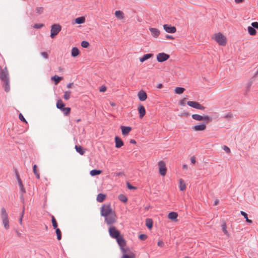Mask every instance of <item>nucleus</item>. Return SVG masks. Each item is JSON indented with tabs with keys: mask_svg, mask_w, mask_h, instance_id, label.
<instances>
[{
	"mask_svg": "<svg viewBox=\"0 0 258 258\" xmlns=\"http://www.w3.org/2000/svg\"><path fill=\"white\" fill-rule=\"evenodd\" d=\"M205 121L207 123H208L209 122H211L212 121V117L211 116H209L208 115H203V121Z\"/></svg>",
	"mask_w": 258,
	"mask_h": 258,
	"instance_id": "40",
	"label": "nucleus"
},
{
	"mask_svg": "<svg viewBox=\"0 0 258 258\" xmlns=\"http://www.w3.org/2000/svg\"><path fill=\"white\" fill-rule=\"evenodd\" d=\"M56 107L61 111H62V110L64 108V104L63 103L61 100H59L57 101L56 103Z\"/></svg>",
	"mask_w": 258,
	"mask_h": 258,
	"instance_id": "28",
	"label": "nucleus"
},
{
	"mask_svg": "<svg viewBox=\"0 0 258 258\" xmlns=\"http://www.w3.org/2000/svg\"><path fill=\"white\" fill-rule=\"evenodd\" d=\"M122 258H134V255H128L127 254H124L123 255Z\"/></svg>",
	"mask_w": 258,
	"mask_h": 258,
	"instance_id": "56",
	"label": "nucleus"
},
{
	"mask_svg": "<svg viewBox=\"0 0 258 258\" xmlns=\"http://www.w3.org/2000/svg\"><path fill=\"white\" fill-rule=\"evenodd\" d=\"M251 26L254 28L255 29H258V22H254L251 23Z\"/></svg>",
	"mask_w": 258,
	"mask_h": 258,
	"instance_id": "51",
	"label": "nucleus"
},
{
	"mask_svg": "<svg viewBox=\"0 0 258 258\" xmlns=\"http://www.w3.org/2000/svg\"><path fill=\"white\" fill-rule=\"evenodd\" d=\"M61 30V26L57 24L51 25L50 30V37L54 38L60 32Z\"/></svg>",
	"mask_w": 258,
	"mask_h": 258,
	"instance_id": "3",
	"label": "nucleus"
},
{
	"mask_svg": "<svg viewBox=\"0 0 258 258\" xmlns=\"http://www.w3.org/2000/svg\"><path fill=\"white\" fill-rule=\"evenodd\" d=\"M41 55L45 58L47 59L48 58V55L46 52H42Z\"/></svg>",
	"mask_w": 258,
	"mask_h": 258,
	"instance_id": "55",
	"label": "nucleus"
},
{
	"mask_svg": "<svg viewBox=\"0 0 258 258\" xmlns=\"http://www.w3.org/2000/svg\"><path fill=\"white\" fill-rule=\"evenodd\" d=\"M118 199L119 201L123 203H126L127 201V198L126 196L123 194H120L118 196Z\"/></svg>",
	"mask_w": 258,
	"mask_h": 258,
	"instance_id": "35",
	"label": "nucleus"
},
{
	"mask_svg": "<svg viewBox=\"0 0 258 258\" xmlns=\"http://www.w3.org/2000/svg\"><path fill=\"white\" fill-rule=\"evenodd\" d=\"M44 26V24H41V23H36V24H35L33 26V28H35V29H40L42 27H43Z\"/></svg>",
	"mask_w": 258,
	"mask_h": 258,
	"instance_id": "46",
	"label": "nucleus"
},
{
	"mask_svg": "<svg viewBox=\"0 0 258 258\" xmlns=\"http://www.w3.org/2000/svg\"><path fill=\"white\" fill-rule=\"evenodd\" d=\"M19 118L21 121H22L26 123H28L27 121H26V120L25 119V117H24V116L22 115V113L19 114Z\"/></svg>",
	"mask_w": 258,
	"mask_h": 258,
	"instance_id": "48",
	"label": "nucleus"
},
{
	"mask_svg": "<svg viewBox=\"0 0 258 258\" xmlns=\"http://www.w3.org/2000/svg\"><path fill=\"white\" fill-rule=\"evenodd\" d=\"M258 74V70L256 71V73L255 74L254 76L252 77L249 81H248L247 86H246V92L249 91V88H250L251 86L252 85L253 81L255 79V76Z\"/></svg>",
	"mask_w": 258,
	"mask_h": 258,
	"instance_id": "21",
	"label": "nucleus"
},
{
	"mask_svg": "<svg viewBox=\"0 0 258 258\" xmlns=\"http://www.w3.org/2000/svg\"><path fill=\"white\" fill-rule=\"evenodd\" d=\"M80 52L79 49L76 47H73L71 51V55L73 57H77L80 54Z\"/></svg>",
	"mask_w": 258,
	"mask_h": 258,
	"instance_id": "22",
	"label": "nucleus"
},
{
	"mask_svg": "<svg viewBox=\"0 0 258 258\" xmlns=\"http://www.w3.org/2000/svg\"><path fill=\"white\" fill-rule=\"evenodd\" d=\"M114 140L115 143V147L116 148H119L123 145V142L119 137L115 136Z\"/></svg>",
	"mask_w": 258,
	"mask_h": 258,
	"instance_id": "17",
	"label": "nucleus"
},
{
	"mask_svg": "<svg viewBox=\"0 0 258 258\" xmlns=\"http://www.w3.org/2000/svg\"><path fill=\"white\" fill-rule=\"evenodd\" d=\"M164 29L167 33H174L176 31V28L174 26H172L168 24H164L163 25Z\"/></svg>",
	"mask_w": 258,
	"mask_h": 258,
	"instance_id": "13",
	"label": "nucleus"
},
{
	"mask_svg": "<svg viewBox=\"0 0 258 258\" xmlns=\"http://www.w3.org/2000/svg\"><path fill=\"white\" fill-rule=\"evenodd\" d=\"M126 186H127V188L129 189H137V187L136 186H134L132 185L128 182H126Z\"/></svg>",
	"mask_w": 258,
	"mask_h": 258,
	"instance_id": "49",
	"label": "nucleus"
},
{
	"mask_svg": "<svg viewBox=\"0 0 258 258\" xmlns=\"http://www.w3.org/2000/svg\"><path fill=\"white\" fill-rule=\"evenodd\" d=\"M115 239L116 240L118 244L121 248L125 245V240L123 238L122 235H120L119 236L115 238Z\"/></svg>",
	"mask_w": 258,
	"mask_h": 258,
	"instance_id": "14",
	"label": "nucleus"
},
{
	"mask_svg": "<svg viewBox=\"0 0 258 258\" xmlns=\"http://www.w3.org/2000/svg\"><path fill=\"white\" fill-rule=\"evenodd\" d=\"M19 187H20V191L21 192V194L22 195H23L24 194H25L26 192V190H25V189L23 186V184H22L21 185H19Z\"/></svg>",
	"mask_w": 258,
	"mask_h": 258,
	"instance_id": "52",
	"label": "nucleus"
},
{
	"mask_svg": "<svg viewBox=\"0 0 258 258\" xmlns=\"http://www.w3.org/2000/svg\"><path fill=\"white\" fill-rule=\"evenodd\" d=\"M43 10L44 9L43 7H37L36 9L37 13L39 15L43 13Z\"/></svg>",
	"mask_w": 258,
	"mask_h": 258,
	"instance_id": "47",
	"label": "nucleus"
},
{
	"mask_svg": "<svg viewBox=\"0 0 258 258\" xmlns=\"http://www.w3.org/2000/svg\"><path fill=\"white\" fill-rule=\"evenodd\" d=\"M178 214L175 212H170L168 215V218L173 221H176Z\"/></svg>",
	"mask_w": 258,
	"mask_h": 258,
	"instance_id": "20",
	"label": "nucleus"
},
{
	"mask_svg": "<svg viewBox=\"0 0 258 258\" xmlns=\"http://www.w3.org/2000/svg\"><path fill=\"white\" fill-rule=\"evenodd\" d=\"M231 114L230 113H228L227 114H226L225 116H224V117L225 118H230L231 117Z\"/></svg>",
	"mask_w": 258,
	"mask_h": 258,
	"instance_id": "64",
	"label": "nucleus"
},
{
	"mask_svg": "<svg viewBox=\"0 0 258 258\" xmlns=\"http://www.w3.org/2000/svg\"><path fill=\"white\" fill-rule=\"evenodd\" d=\"M187 104L194 108L200 109L201 110H204L205 109V107L202 105L200 103L196 101H188L187 102Z\"/></svg>",
	"mask_w": 258,
	"mask_h": 258,
	"instance_id": "7",
	"label": "nucleus"
},
{
	"mask_svg": "<svg viewBox=\"0 0 258 258\" xmlns=\"http://www.w3.org/2000/svg\"><path fill=\"white\" fill-rule=\"evenodd\" d=\"M158 164L159 168L160 174L162 176L165 175L167 169L165 162L163 161H160L158 162Z\"/></svg>",
	"mask_w": 258,
	"mask_h": 258,
	"instance_id": "9",
	"label": "nucleus"
},
{
	"mask_svg": "<svg viewBox=\"0 0 258 258\" xmlns=\"http://www.w3.org/2000/svg\"><path fill=\"white\" fill-rule=\"evenodd\" d=\"M33 171L34 173H36L37 172H38L37 166L36 164L34 165L33 166Z\"/></svg>",
	"mask_w": 258,
	"mask_h": 258,
	"instance_id": "59",
	"label": "nucleus"
},
{
	"mask_svg": "<svg viewBox=\"0 0 258 258\" xmlns=\"http://www.w3.org/2000/svg\"><path fill=\"white\" fill-rule=\"evenodd\" d=\"M113 212L110 205H103L101 208V216L103 217H106L108 215L111 214Z\"/></svg>",
	"mask_w": 258,
	"mask_h": 258,
	"instance_id": "4",
	"label": "nucleus"
},
{
	"mask_svg": "<svg viewBox=\"0 0 258 258\" xmlns=\"http://www.w3.org/2000/svg\"><path fill=\"white\" fill-rule=\"evenodd\" d=\"M138 96L139 100L141 101H145L147 98L146 93L143 90H141L138 92Z\"/></svg>",
	"mask_w": 258,
	"mask_h": 258,
	"instance_id": "15",
	"label": "nucleus"
},
{
	"mask_svg": "<svg viewBox=\"0 0 258 258\" xmlns=\"http://www.w3.org/2000/svg\"><path fill=\"white\" fill-rule=\"evenodd\" d=\"M190 161L191 162L192 164H195L196 163V158L194 156H192L190 158Z\"/></svg>",
	"mask_w": 258,
	"mask_h": 258,
	"instance_id": "61",
	"label": "nucleus"
},
{
	"mask_svg": "<svg viewBox=\"0 0 258 258\" xmlns=\"http://www.w3.org/2000/svg\"><path fill=\"white\" fill-rule=\"evenodd\" d=\"M51 222L52 224V226L54 229L57 228V223L54 217L53 216H51Z\"/></svg>",
	"mask_w": 258,
	"mask_h": 258,
	"instance_id": "42",
	"label": "nucleus"
},
{
	"mask_svg": "<svg viewBox=\"0 0 258 258\" xmlns=\"http://www.w3.org/2000/svg\"><path fill=\"white\" fill-rule=\"evenodd\" d=\"M121 129L122 132V134L123 136L127 135L129 134V133L132 130V128L130 126H121Z\"/></svg>",
	"mask_w": 258,
	"mask_h": 258,
	"instance_id": "18",
	"label": "nucleus"
},
{
	"mask_svg": "<svg viewBox=\"0 0 258 258\" xmlns=\"http://www.w3.org/2000/svg\"><path fill=\"white\" fill-rule=\"evenodd\" d=\"M214 39L221 46H225L226 44V37L221 33L215 34Z\"/></svg>",
	"mask_w": 258,
	"mask_h": 258,
	"instance_id": "2",
	"label": "nucleus"
},
{
	"mask_svg": "<svg viewBox=\"0 0 258 258\" xmlns=\"http://www.w3.org/2000/svg\"><path fill=\"white\" fill-rule=\"evenodd\" d=\"M24 208H23V210L21 213V216L19 219V222L20 223V224L21 225L22 224V219H23V215H24Z\"/></svg>",
	"mask_w": 258,
	"mask_h": 258,
	"instance_id": "53",
	"label": "nucleus"
},
{
	"mask_svg": "<svg viewBox=\"0 0 258 258\" xmlns=\"http://www.w3.org/2000/svg\"><path fill=\"white\" fill-rule=\"evenodd\" d=\"M170 56L164 52L159 53L157 55V60L159 62H162L167 60Z\"/></svg>",
	"mask_w": 258,
	"mask_h": 258,
	"instance_id": "8",
	"label": "nucleus"
},
{
	"mask_svg": "<svg viewBox=\"0 0 258 258\" xmlns=\"http://www.w3.org/2000/svg\"><path fill=\"white\" fill-rule=\"evenodd\" d=\"M75 149L76 151L80 155H83L84 154L85 150L81 146L76 145Z\"/></svg>",
	"mask_w": 258,
	"mask_h": 258,
	"instance_id": "27",
	"label": "nucleus"
},
{
	"mask_svg": "<svg viewBox=\"0 0 258 258\" xmlns=\"http://www.w3.org/2000/svg\"><path fill=\"white\" fill-rule=\"evenodd\" d=\"M158 245L160 247H163L164 245V243L163 242V241L162 240H159L158 242V243H157Z\"/></svg>",
	"mask_w": 258,
	"mask_h": 258,
	"instance_id": "57",
	"label": "nucleus"
},
{
	"mask_svg": "<svg viewBox=\"0 0 258 258\" xmlns=\"http://www.w3.org/2000/svg\"><path fill=\"white\" fill-rule=\"evenodd\" d=\"M185 89L184 88L177 87L174 89V92L177 94H181L185 91Z\"/></svg>",
	"mask_w": 258,
	"mask_h": 258,
	"instance_id": "32",
	"label": "nucleus"
},
{
	"mask_svg": "<svg viewBox=\"0 0 258 258\" xmlns=\"http://www.w3.org/2000/svg\"><path fill=\"white\" fill-rule=\"evenodd\" d=\"M81 46L83 48H87L89 46V43L87 41H83L81 42Z\"/></svg>",
	"mask_w": 258,
	"mask_h": 258,
	"instance_id": "44",
	"label": "nucleus"
},
{
	"mask_svg": "<svg viewBox=\"0 0 258 258\" xmlns=\"http://www.w3.org/2000/svg\"><path fill=\"white\" fill-rule=\"evenodd\" d=\"M179 188L181 191H184L186 189L185 184L182 179L179 180Z\"/></svg>",
	"mask_w": 258,
	"mask_h": 258,
	"instance_id": "34",
	"label": "nucleus"
},
{
	"mask_svg": "<svg viewBox=\"0 0 258 258\" xmlns=\"http://www.w3.org/2000/svg\"><path fill=\"white\" fill-rule=\"evenodd\" d=\"M153 54L152 53H147L144 54L142 57L140 58V61L141 62L145 61V60L150 58L153 56Z\"/></svg>",
	"mask_w": 258,
	"mask_h": 258,
	"instance_id": "23",
	"label": "nucleus"
},
{
	"mask_svg": "<svg viewBox=\"0 0 258 258\" xmlns=\"http://www.w3.org/2000/svg\"><path fill=\"white\" fill-rule=\"evenodd\" d=\"M55 232H56V236H57V239L58 240H60L61 239V231L58 228H55Z\"/></svg>",
	"mask_w": 258,
	"mask_h": 258,
	"instance_id": "39",
	"label": "nucleus"
},
{
	"mask_svg": "<svg viewBox=\"0 0 258 258\" xmlns=\"http://www.w3.org/2000/svg\"><path fill=\"white\" fill-rule=\"evenodd\" d=\"M106 90V88L104 86H102L99 89V91L101 92H105Z\"/></svg>",
	"mask_w": 258,
	"mask_h": 258,
	"instance_id": "58",
	"label": "nucleus"
},
{
	"mask_svg": "<svg viewBox=\"0 0 258 258\" xmlns=\"http://www.w3.org/2000/svg\"><path fill=\"white\" fill-rule=\"evenodd\" d=\"M240 214L244 217V219H245V220L247 223L250 224L252 223V221L248 218L247 214L245 212L241 211H240Z\"/></svg>",
	"mask_w": 258,
	"mask_h": 258,
	"instance_id": "37",
	"label": "nucleus"
},
{
	"mask_svg": "<svg viewBox=\"0 0 258 258\" xmlns=\"http://www.w3.org/2000/svg\"><path fill=\"white\" fill-rule=\"evenodd\" d=\"M62 79V77H59L57 75H54L51 77V80L54 82L55 85H57Z\"/></svg>",
	"mask_w": 258,
	"mask_h": 258,
	"instance_id": "24",
	"label": "nucleus"
},
{
	"mask_svg": "<svg viewBox=\"0 0 258 258\" xmlns=\"http://www.w3.org/2000/svg\"><path fill=\"white\" fill-rule=\"evenodd\" d=\"M192 128L194 131L196 132L203 131L206 128V123L202 122L198 125L193 126Z\"/></svg>",
	"mask_w": 258,
	"mask_h": 258,
	"instance_id": "12",
	"label": "nucleus"
},
{
	"mask_svg": "<svg viewBox=\"0 0 258 258\" xmlns=\"http://www.w3.org/2000/svg\"><path fill=\"white\" fill-rule=\"evenodd\" d=\"M71 91H67L64 92L63 98L65 100H68L70 99L71 96Z\"/></svg>",
	"mask_w": 258,
	"mask_h": 258,
	"instance_id": "41",
	"label": "nucleus"
},
{
	"mask_svg": "<svg viewBox=\"0 0 258 258\" xmlns=\"http://www.w3.org/2000/svg\"><path fill=\"white\" fill-rule=\"evenodd\" d=\"M9 78V74L7 67L4 69H0V79L4 80Z\"/></svg>",
	"mask_w": 258,
	"mask_h": 258,
	"instance_id": "10",
	"label": "nucleus"
},
{
	"mask_svg": "<svg viewBox=\"0 0 258 258\" xmlns=\"http://www.w3.org/2000/svg\"><path fill=\"white\" fill-rule=\"evenodd\" d=\"M15 174H16V178H17V179L19 185H21L22 184H23V183H22V180H21V179L20 178V177L19 176L18 171H17V169H15Z\"/></svg>",
	"mask_w": 258,
	"mask_h": 258,
	"instance_id": "38",
	"label": "nucleus"
},
{
	"mask_svg": "<svg viewBox=\"0 0 258 258\" xmlns=\"http://www.w3.org/2000/svg\"><path fill=\"white\" fill-rule=\"evenodd\" d=\"M75 22L78 24H83L85 22V18L84 17H80L75 19Z\"/></svg>",
	"mask_w": 258,
	"mask_h": 258,
	"instance_id": "36",
	"label": "nucleus"
},
{
	"mask_svg": "<svg viewBox=\"0 0 258 258\" xmlns=\"http://www.w3.org/2000/svg\"><path fill=\"white\" fill-rule=\"evenodd\" d=\"M247 30L248 33L252 36H254L256 35V31L254 28L252 27L251 26H248L247 28Z\"/></svg>",
	"mask_w": 258,
	"mask_h": 258,
	"instance_id": "31",
	"label": "nucleus"
},
{
	"mask_svg": "<svg viewBox=\"0 0 258 258\" xmlns=\"http://www.w3.org/2000/svg\"><path fill=\"white\" fill-rule=\"evenodd\" d=\"M109 235L113 238H116L121 234L120 231L117 230L114 226H111L108 229Z\"/></svg>",
	"mask_w": 258,
	"mask_h": 258,
	"instance_id": "5",
	"label": "nucleus"
},
{
	"mask_svg": "<svg viewBox=\"0 0 258 258\" xmlns=\"http://www.w3.org/2000/svg\"><path fill=\"white\" fill-rule=\"evenodd\" d=\"M2 82V86L4 88V90L6 92H9L10 90V78L1 80Z\"/></svg>",
	"mask_w": 258,
	"mask_h": 258,
	"instance_id": "11",
	"label": "nucleus"
},
{
	"mask_svg": "<svg viewBox=\"0 0 258 258\" xmlns=\"http://www.w3.org/2000/svg\"><path fill=\"white\" fill-rule=\"evenodd\" d=\"M153 221L151 219L147 218L146 220V225L147 228L151 229L153 227Z\"/></svg>",
	"mask_w": 258,
	"mask_h": 258,
	"instance_id": "25",
	"label": "nucleus"
},
{
	"mask_svg": "<svg viewBox=\"0 0 258 258\" xmlns=\"http://www.w3.org/2000/svg\"><path fill=\"white\" fill-rule=\"evenodd\" d=\"M185 99L181 100L179 102V104L182 106H184L185 104Z\"/></svg>",
	"mask_w": 258,
	"mask_h": 258,
	"instance_id": "60",
	"label": "nucleus"
},
{
	"mask_svg": "<svg viewBox=\"0 0 258 258\" xmlns=\"http://www.w3.org/2000/svg\"><path fill=\"white\" fill-rule=\"evenodd\" d=\"M223 149L227 153H229L230 152V148L227 147V146H224L222 147Z\"/></svg>",
	"mask_w": 258,
	"mask_h": 258,
	"instance_id": "54",
	"label": "nucleus"
},
{
	"mask_svg": "<svg viewBox=\"0 0 258 258\" xmlns=\"http://www.w3.org/2000/svg\"><path fill=\"white\" fill-rule=\"evenodd\" d=\"M102 171L98 169H93L91 170L90 174L91 176H94L96 175H99L101 173Z\"/></svg>",
	"mask_w": 258,
	"mask_h": 258,
	"instance_id": "33",
	"label": "nucleus"
},
{
	"mask_svg": "<svg viewBox=\"0 0 258 258\" xmlns=\"http://www.w3.org/2000/svg\"><path fill=\"white\" fill-rule=\"evenodd\" d=\"M149 30L151 34L155 37H157L160 35V31L157 28H150Z\"/></svg>",
	"mask_w": 258,
	"mask_h": 258,
	"instance_id": "19",
	"label": "nucleus"
},
{
	"mask_svg": "<svg viewBox=\"0 0 258 258\" xmlns=\"http://www.w3.org/2000/svg\"><path fill=\"white\" fill-rule=\"evenodd\" d=\"M130 143L131 144H136V141L135 140H134V139H131L130 141Z\"/></svg>",
	"mask_w": 258,
	"mask_h": 258,
	"instance_id": "63",
	"label": "nucleus"
},
{
	"mask_svg": "<svg viewBox=\"0 0 258 258\" xmlns=\"http://www.w3.org/2000/svg\"><path fill=\"white\" fill-rule=\"evenodd\" d=\"M62 111L65 115H68L70 113L71 108L70 107H64V108L62 110Z\"/></svg>",
	"mask_w": 258,
	"mask_h": 258,
	"instance_id": "43",
	"label": "nucleus"
},
{
	"mask_svg": "<svg viewBox=\"0 0 258 258\" xmlns=\"http://www.w3.org/2000/svg\"><path fill=\"white\" fill-rule=\"evenodd\" d=\"M191 117L192 119L196 120L201 121H203V115H201L197 114H194L191 115Z\"/></svg>",
	"mask_w": 258,
	"mask_h": 258,
	"instance_id": "26",
	"label": "nucleus"
},
{
	"mask_svg": "<svg viewBox=\"0 0 258 258\" xmlns=\"http://www.w3.org/2000/svg\"><path fill=\"white\" fill-rule=\"evenodd\" d=\"M104 217L105 221L107 225H111L116 222V215L114 212Z\"/></svg>",
	"mask_w": 258,
	"mask_h": 258,
	"instance_id": "6",
	"label": "nucleus"
},
{
	"mask_svg": "<svg viewBox=\"0 0 258 258\" xmlns=\"http://www.w3.org/2000/svg\"><path fill=\"white\" fill-rule=\"evenodd\" d=\"M115 15L116 17L120 20L123 18V13L122 11L118 10L115 12Z\"/></svg>",
	"mask_w": 258,
	"mask_h": 258,
	"instance_id": "30",
	"label": "nucleus"
},
{
	"mask_svg": "<svg viewBox=\"0 0 258 258\" xmlns=\"http://www.w3.org/2000/svg\"><path fill=\"white\" fill-rule=\"evenodd\" d=\"M1 218L6 229H8L10 227L8 215L5 208L1 209Z\"/></svg>",
	"mask_w": 258,
	"mask_h": 258,
	"instance_id": "1",
	"label": "nucleus"
},
{
	"mask_svg": "<svg viewBox=\"0 0 258 258\" xmlns=\"http://www.w3.org/2000/svg\"><path fill=\"white\" fill-rule=\"evenodd\" d=\"M138 111L139 113V116L141 118H143L146 114V109L145 107L142 105L139 104L138 106Z\"/></svg>",
	"mask_w": 258,
	"mask_h": 258,
	"instance_id": "16",
	"label": "nucleus"
},
{
	"mask_svg": "<svg viewBox=\"0 0 258 258\" xmlns=\"http://www.w3.org/2000/svg\"><path fill=\"white\" fill-rule=\"evenodd\" d=\"M222 231L225 234L228 235V231H227V230L226 229V225L225 223H224L222 225Z\"/></svg>",
	"mask_w": 258,
	"mask_h": 258,
	"instance_id": "45",
	"label": "nucleus"
},
{
	"mask_svg": "<svg viewBox=\"0 0 258 258\" xmlns=\"http://www.w3.org/2000/svg\"><path fill=\"white\" fill-rule=\"evenodd\" d=\"M139 238L141 240H145L147 239V235L144 234H142L139 235Z\"/></svg>",
	"mask_w": 258,
	"mask_h": 258,
	"instance_id": "50",
	"label": "nucleus"
},
{
	"mask_svg": "<svg viewBox=\"0 0 258 258\" xmlns=\"http://www.w3.org/2000/svg\"><path fill=\"white\" fill-rule=\"evenodd\" d=\"M166 38L167 39H173V37L171 35H166Z\"/></svg>",
	"mask_w": 258,
	"mask_h": 258,
	"instance_id": "62",
	"label": "nucleus"
},
{
	"mask_svg": "<svg viewBox=\"0 0 258 258\" xmlns=\"http://www.w3.org/2000/svg\"><path fill=\"white\" fill-rule=\"evenodd\" d=\"M106 197V196L103 194H99L97 197V201L98 202H102L104 201Z\"/></svg>",
	"mask_w": 258,
	"mask_h": 258,
	"instance_id": "29",
	"label": "nucleus"
}]
</instances>
